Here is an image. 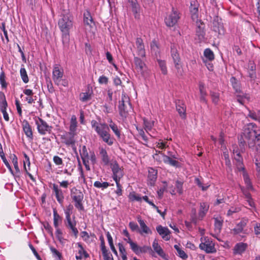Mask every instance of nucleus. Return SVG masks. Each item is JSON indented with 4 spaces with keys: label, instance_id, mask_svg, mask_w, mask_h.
<instances>
[{
    "label": "nucleus",
    "instance_id": "obj_3",
    "mask_svg": "<svg viewBox=\"0 0 260 260\" xmlns=\"http://www.w3.org/2000/svg\"><path fill=\"white\" fill-rule=\"evenodd\" d=\"M60 17L58 24L62 33V39L64 42L69 39V31L73 26V18L69 13L63 14Z\"/></svg>",
    "mask_w": 260,
    "mask_h": 260
},
{
    "label": "nucleus",
    "instance_id": "obj_37",
    "mask_svg": "<svg viewBox=\"0 0 260 260\" xmlns=\"http://www.w3.org/2000/svg\"><path fill=\"white\" fill-rule=\"evenodd\" d=\"M209 209V207L207 206L205 203H202L200 204V211L199 212V218L200 219L205 216Z\"/></svg>",
    "mask_w": 260,
    "mask_h": 260
},
{
    "label": "nucleus",
    "instance_id": "obj_26",
    "mask_svg": "<svg viewBox=\"0 0 260 260\" xmlns=\"http://www.w3.org/2000/svg\"><path fill=\"white\" fill-rule=\"evenodd\" d=\"M132 7V11L136 19L140 18V7L137 0H128Z\"/></svg>",
    "mask_w": 260,
    "mask_h": 260
},
{
    "label": "nucleus",
    "instance_id": "obj_17",
    "mask_svg": "<svg viewBox=\"0 0 260 260\" xmlns=\"http://www.w3.org/2000/svg\"><path fill=\"white\" fill-rule=\"evenodd\" d=\"M84 198V195L82 192H78L76 196H73L72 199L75 202V207L79 211L84 210V207L82 204V201Z\"/></svg>",
    "mask_w": 260,
    "mask_h": 260
},
{
    "label": "nucleus",
    "instance_id": "obj_20",
    "mask_svg": "<svg viewBox=\"0 0 260 260\" xmlns=\"http://www.w3.org/2000/svg\"><path fill=\"white\" fill-rule=\"evenodd\" d=\"M157 171L153 169L149 168L148 174V184L151 186H153L157 179Z\"/></svg>",
    "mask_w": 260,
    "mask_h": 260
},
{
    "label": "nucleus",
    "instance_id": "obj_15",
    "mask_svg": "<svg viewBox=\"0 0 260 260\" xmlns=\"http://www.w3.org/2000/svg\"><path fill=\"white\" fill-rule=\"evenodd\" d=\"M53 192L55 194V196L57 202L62 205L64 201V194L62 189L56 184H53L52 186Z\"/></svg>",
    "mask_w": 260,
    "mask_h": 260
},
{
    "label": "nucleus",
    "instance_id": "obj_50",
    "mask_svg": "<svg viewBox=\"0 0 260 260\" xmlns=\"http://www.w3.org/2000/svg\"><path fill=\"white\" fill-rule=\"evenodd\" d=\"M0 83L2 88H6L7 87V83L6 81V76L5 73L2 72L0 74Z\"/></svg>",
    "mask_w": 260,
    "mask_h": 260
},
{
    "label": "nucleus",
    "instance_id": "obj_40",
    "mask_svg": "<svg viewBox=\"0 0 260 260\" xmlns=\"http://www.w3.org/2000/svg\"><path fill=\"white\" fill-rule=\"evenodd\" d=\"M12 162L13 164L14 168L16 171V172L14 174L15 175L14 176L15 179H16L17 178H19L20 177V171L19 169V167H18V165L17 158L16 156V155H13V156Z\"/></svg>",
    "mask_w": 260,
    "mask_h": 260
},
{
    "label": "nucleus",
    "instance_id": "obj_12",
    "mask_svg": "<svg viewBox=\"0 0 260 260\" xmlns=\"http://www.w3.org/2000/svg\"><path fill=\"white\" fill-rule=\"evenodd\" d=\"M189 10L193 21L198 20L199 17V4L197 0H190Z\"/></svg>",
    "mask_w": 260,
    "mask_h": 260
},
{
    "label": "nucleus",
    "instance_id": "obj_11",
    "mask_svg": "<svg viewBox=\"0 0 260 260\" xmlns=\"http://www.w3.org/2000/svg\"><path fill=\"white\" fill-rule=\"evenodd\" d=\"M111 168L112 171V178L113 180L121 179L123 176V171L116 162L111 164Z\"/></svg>",
    "mask_w": 260,
    "mask_h": 260
},
{
    "label": "nucleus",
    "instance_id": "obj_7",
    "mask_svg": "<svg viewBox=\"0 0 260 260\" xmlns=\"http://www.w3.org/2000/svg\"><path fill=\"white\" fill-rule=\"evenodd\" d=\"M135 70L142 76L145 77L147 74V67L145 63L138 56L134 57Z\"/></svg>",
    "mask_w": 260,
    "mask_h": 260
},
{
    "label": "nucleus",
    "instance_id": "obj_9",
    "mask_svg": "<svg viewBox=\"0 0 260 260\" xmlns=\"http://www.w3.org/2000/svg\"><path fill=\"white\" fill-rule=\"evenodd\" d=\"M134 47L138 56L144 57L146 55L145 46L143 40L141 38H137L136 40Z\"/></svg>",
    "mask_w": 260,
    "mask_h": 260
},
{
    "label": "nucleus",
    "instance_id": "obj_25",
    "mask_svg": "<svg viewBox=\"0 0 260 260\" xmlns=\"http://www.w3.org/2000/svg\"><path fill=\"white\" fill-rule=\"evenodd\" d=\"M199 88L200 91V101L201 103L207 104V101L206 100V96L207 95L206 90L205 89V85L202 82H200L199 83Z\"/></svg>",
    "mask_w": 260,
    "mask_h": 260
},
{
    "label": "nucleus",
    "instance_id": "obj_31",
    "mask_svg": "<svg viewBox=\"0 0 260 260\" xmlns=\"http://www.w3.org/2000/svg\"><path fill=\"white\" fill-rule=\"evenodd\" d=\"M230 82L236 94L242 93V91L241 89V83L236 77H232L230 79Z\"/></svg>",
    "mask_w": 260,
    "mask_h": 260
},
{
    "label": "nucleus",
    "instance_id": "obj_41",
    "mask_svg": "<svg viewBox=\"0 0 260 260\" xmlns=\"http://www.w3.org/2000/svg\"><path fill=\"white\" fill-rule=\"evenodd\" d=\"M204 55L209 61H212L214 59L213 52L210 48H207L204 50Z\"/></svg>",
    "mask_w": 260,
    "mask_h": 260
},
{
    "label": "nucleus",
    "instance_id": "obj_32",
    "mask_svg": "<svg viewBox=\"0 0 260 260\" xmlns=\"http://www.w3.org/2000/svg\"><path fill=\"white\" fill-rule=\"evenodd\" d=\"M100 156L104 165H108L110 162V158L105 149L103 148H100Z\"/></svg>",
    "mask_w": 260,
    "mask_h": 260
},
{
    "label": "nucleus",
    "instance_id": "obj_2",
    "mask_svg": "<svg viewBox=\"0 0 260 260\" xmlns=\"http://www.w3.org/2000/svg\"><path fill=\"white\" fill-rule=\"evenodd\" d=\"M91 125L92 128L94 129L100 138L109 146H111L114 143V138L111 137L109 133V127L111 128L117 138H120V131L115 123H111L108 126L105 123H99L96 120H92L91 121Z\"/></svg>",
    "mask_w": 260,
    "mask_h": 260
},
{
    "label": "nucleus",
    "instance_id": "obj_39",
    "mask_svg": "<svg viewBox=\"0 0 260 260\" xmlns=\"http://www.w3.org/2000/svg\"><path fill=\"white\" fill-rule=\"evenodd\" d=\"M62 218L57 213L55 209H53V224L55 228H57L59 225L61 223Z\"/></svg>",
    "mask_w": 260,
    "mask_h": 260
},
{
    "label": "nucleus",
    "instance_id": "obj_48",
    "mask_svg": "<svg viewBox=\"0 0 260 260\" xmlns=\"http://www.w3.org/2000/svg\"><path fill=\"white\" fill-rule=\"evenodd\" d=\"M151 50L155 55L159 53V49L155 40H153L150 44Z\"/></svg>",
    "mask_w": 260,
    "mask_h": 260
},
{
    "label": "nucleus",
    "instance_id": "obj_60",
    "mask_svg": "<svg viewBox=\"0 0 260 260\" xmlns=\"http://www.w3.org/2000/svg\"><path fill=\"white\" fill-rule=\"evenodd\" d=\"M129 227L130 228L131 230L133 232H135V231L138 232L139 231V227H138V224L133 221L130 222L129 223Z\"/></svg>",
    "mask_w": 260,
    "mask_h": 260
},
{
    "label": "nucleus",
    "instance_id": "obj_44",
    "mask_svg": "<svg viewBox=\"0 0 260 260\" xmlns=\"http://www.w3.org/2000/svg\"><path fill=\"white\" fill-rule=\"evenodd\" d=\"M24 157H25V160L24 161V169L26 174L30 177V179L32 180V181H34L35 179H34V177L30 173H29L28 172V171L26 169V166H25V162H27L28 167H29V166H30L29 158L28 156L25 154H24Z\"/></svg>",
    "mask_w": 260,
    "mask_h": 260
},
{
    "label": "nucleus",
    "instance_id": "obj_8",
    "mask_svg": "<svg viewBox=\"0 0 260 260\" xmlns=\"http://www.w3.org/2000/svg\"><path fill=\"white\" fill-rule=\"evenodd\" d=\"M203 238H201V240ZM199 247L201 249L205 250L207 253H215L216 251L214 247V244L212 241H210L207 238H204V242L202 241V243L200 244Z\"/></svg>",
    "mask_w": 260,
    "mask_h": 260
},
{
    "label": "nucleus",
    "instance_id": "obj_59",
    "mask_svg": "<svg viewBox=\"0 0 260 260\" xmlns=\"http://www.w3.org/2000/svg\"><path fill=\"white\" fill-rule=\"evenodd\" d=\"M240 211V209L238 207H232L228 211L227 213L228 216H231L233 213L238 212Z\"/></svg>",
    "mask_w": 260,
    "mask_h": 260
},
{
    "label": "nucleus",
    "instance_id": "obj_4",
    "mask_svg": "<svg viewBox=\"0 0 260 260\" xmlns=\"http://www.w3.org/2000/svg\"><path fill=\"white\" fill-rule=\"evenodd\" d=\"M63 70L59 65L55 64L53 69L52 79L57 85H62L64 87L68 86V82L62 79Z\"/></svg>",
    "mask_w": 260,
    "mask_h": 260
},
{
    "label": "nucleus",
    "instance_id": "obj_33",
    "mask_svg": "<svg viewBox=\"0 0 260 260\" xmlns=\"http://www.w3.org/2000/svg\"><path fill=\"white\" fill-rule=\"evenodd\" d=\"M161 156L160 159L165 163L169 164L172 166H177L178 164L177 161L163 154H161Z\"/></svg>",
    "mask_w": 260,
    "mask_h": 260
},
{
    "label": "nucleus",
    "instance_id": "obj_28",
    "mask_svg": "<svg viewBox=\"0 0 260 260\" xmlns=\"http://www.w3.org/2000/svg\"><path fill=\"white\" fill-rule=\"evenodd\" d=\"M223 27L221 23V19L218 16H215L213 20V30L216 32L220 34V30Z\"/></svg>",
    "mask_w": 260,
    "mask_h": 260
},
{
    "label": "nucleus",
    "instance_id": "obj_63",
    "mask_svg": "<svg viewBox=\"0 0 260 260\" xmlns=\"http://www.w3.org/2000/svg\"><path fill=\"white\" fill-rule=\"evenodd\" d=\"M53 160L56 165L59 166L62 165V160L58 156H54L53 158Z\"/></svg>",
    "mask_w": 260,
    "mask_h": 260
},
{
    "label": "nucleus",
    "instance_id": "obj_18",
    "mask_svg": "<svg viewBox=\"0 0 260 260\" xmlns=\"http://www.w3.org/2000/svg\"><path fill=\"white\" fill-rule=\"evenodd\" d=\"M22 126L23 131L26 137L29 140H32L34 138L33 133L31 126L30 125L28 122L26 120H24L22 122Z\"/></svg>",
    "mask_w": 260,
    "mask_h": 260
},
{
    "label": "nucleus",
    "instance_id": "obj_27",
    "mask_svg": "<svg viewBox=\"0 0 260 260\" xmlns=\"http://www.w3.org/2000/svg\"><path fill=\"white\" fill-rule=\"evenodd\" d=\"M247 247V244L240 242L237 243L234 247L233 253L236 254H241L246 249Z\"/></svg>",
    "mask_w": 260,
    "mask_h": 260
},
{
    "label": "nucleus",
    "instance_id": "obj_57",
    "mask_svg": "<svg viewBox=\"0 0 260 260\" xmlns=\"http://www.w3.org/2000/svg\"><path fill=\"white\" fill-rule=\"evenodd\" d=\"M214 225L215 230L216 231H218V232H220L222 228V222L218 220L217 218H215Z\"/></svg>",
    "mask_w": 260,
    "mask_h": 260
},
{
    "label": "nucleus",
    "instance_id": "obj_54",
    "mask_svg": "<svg viewBox=\"0 0 260 260\" xmlns=\"http://www.w3.org/2000/svg\"><path fill=\"white\" fill-rule=\"evenodd\" d=\"M194 183L200 188H202V190L205 191L209 187V185L204 186L200 179L198 178H196L194 180Z\"/></svg>",
    "mask_w": 260,
    "mask_h": 260
},
{
    "label": "nucleus",
    "instance_id": "obj_34",
    "mask_svg": "<svg viewBox=\"0 0 260 260\" xmlns=\"http://www.w3.org/2000/svg\"><path fill=\"white\" fill-rule=\"evenodd\" d=\"M75 135L76 134H71L70 132L66 133L63 136L64 139V143L68 145L74 144L75 142L74 137Z\"/></svg>",
    "mask_w": 260,
    "mask_h": 260
},
{
    "label": "nucleus",
    "instance_id": "obj_62",
    "mask_svg": "<svg viewBox=\"0 0 260 260\" xmlns=\"http://www.w3.org/2000/svg\"><path fill=\"white\" fill-rule=\"evenodd\" d=\"M81 237L82 238L83 240L87 242L89 239V235L88 233L86 231H83L81 232Z\"/></svg>",
    "mask_w": 260,
    "mask_h": 260
},
{
    "label": "nucleus",
    "instance_id": "obj_19",
    "mask_svg": "<svg viewBox=\"0 0 260 260\" xmlns=\"http://www.w3.org/2000/svg\"><path fill=\"white\" fill-rule=\"evenodd\" d=\"M234 153H236V155L234 156V158L236 161V166L237 169L239 171H244L245 169L244 168L243 162V158L241 155L240 154V152L237 150H234Z\"/></svg>",
    "mask_w": 260,
    "mask_h": 260
},
{
    "label": "nucleus",
    "instance_id": "obj_47",
    "mask_svg": "<svg viewBox=\"0 0 260 260\" xmlns=\"http://www.w3.org/2000/svg\"><path fill=\"white\" fill-rule=\"evenodd\" d=\"M128 198L129 200H131L132 201H136L140 202L142 200V198L141 197V196L139 194L135 192L134 191L129 193Z\"/></svg>",
    "mask_w": 260,
    "mask_h": 260
},
{
    "label": "nucleus",
    "instance_id": "obj_21",
    "mask_svg": "<svg viewBox=\"0 0 260 260\" xmlns=\"http://www.w3.org/2000/svg\"><path fill=\"white\" fill-rule=\"evenodd\" d=\"M156 231L165 240L168 241L170 239V232L167 228L164 227L161 225H158L156 227Z\"/></svg>",
    "mask_w": 260,
    "mask_h": 260
},
{
    "label": "nucleus",
    "instance_id": "obj_6",
    "mask_svg": "<svg viewBox=\"0 0 260 260\" xmlns=\"http://www.w3.org/2000/svg\"><path fill=\"white\" fill-rule=\"evenodd\" d=\"M131 109V105L128 98L122 94L121 101H119L118 109L120 115L122 118H126L128 111Z\"/></svg>",
    "mask_w": 260,
    "mask_h": 260
},
{
    "label": "nucleus",
    "instance_id": "obj_16",
    "mask_svg": "<svg viewBox=\"0 0 260 260\" xmlns=\"http://www.w3.org/2000/svg\"><path fill=\"white\" fill-rule=\"evenodd\" d=\"M178 19V13L177 12H174L166 18L165 23L167 26L172 27L176 24Z\"/></svg>",
    "mask_w": 260,
    "mask_h": 260
},
{
    "label": "nucleus",
    "instance_id": "obj_14",
    "mask_svg": "<svg viewBox=\"0 0 260 260\" xmlns=\"http://www.w3.org/2000/svg\"><path fill=\"white\" fill-rule=\"evenodd\" d=\"M83 21L86 29L89 31H90L91 28L95 25L91 14L88 11H86L84 13Z\"/></svg>",
    "mask_w": 260,
    "mask_h": 260
},
{
    "label": "nucleus",
    "instance_id": "obj_22",
    "mask_svg": "<svg viewBox=\"0 0 260 260\" xmlns=\"http://www.w3.org/2000/svg\"><path fill=\"white\" fill-rule=\"evenodd\" d=\"M138 221L140 224V229H139L138 232L141 235L145 234H151L152 231L150 228L146 225L145 222L140 218H138Z\"/></svg>",
    "mask_w": 260,
    "mask_h": 260
},
{
    "label": "nucleus",
    "instance_id": "obj_10",
    "mask_svg": "<svg viewBox=\"0 0 260 260\" xmlns=\"http://www.w3.org/2000/svg\"><path fill=\"white\" fill-rule=\"evenodd\" d=\"M196 21V35L200 41H203L205 39L206 34L205 32V25L201 20H195Z\"/></svg>",
    "mask_w": 260,
    "mask_h": 260
},
{
    "label": "nucleus",
    "instance_id": "obj_58",
    "mask_svg": "<svg viewBox=\"0 0 260 260\" xmlns=\"http://www.w3.org/2000/svg\"><path fill=\"white\" fill-rule=\"evenodd\" d=\"M140 254L152 252V249L151 247L145 245L142 247L140 246Z\"/></svg>",
    "mask_w": 260,
    "mask_h": 260
},
{
    "label": "nucleus",
    "instance_id": "obj_43",
    "mask_svg": "<svg viewBox=\"0 0 260 260\" xmlns=\"http://www.w3.org/2000/svg\"><path fill=\"white\" fill-rule=\"evenodd\" d=\"M20 73L22 81L25 83H27L29 81V79L25 69L24 68H21L20 70Z\"/></svg>",
    "mask_w": 260,
    "mask_h": 260
},
{
    "label": "nucleus",
    "instance_id": "obj_49",
    "mask_svg": "<svg viewBox=\"0 0 260 260\" xmlns=\"http://www.w3.org/2000/svg\"><path fill=\"white\" fill-rule=\"evenodd\" d=\"M129 245L131 249L136 254H140V246H138V245L134 242H133Z\"/></svg>",
    "mask_w": 260,
    "mask_h": 260
},
{
    "label": "nucleus",
    "instance_id": "obj_51",
    "mask_svg": "<svg viewBox=\"0 0 260 260\" xmlns=\"http://www.w3.org/2000/svg\"><path fill=\"white\" fill-rule=\"evenodd\" d=\"M158 65L161 69V72L163 74L165 75L167 73V70L166 66V63L164 61L161 60H157Z\"/></svg>",
    "mask_w": 260,
    "mask_h": 260
},
{
    "label": "nucleus",
    "instance_id": "obj_46",
    "mask_svg": "<svg viewBox=\"0 0 260 260\" xmlns=\"http://www.w3.org/2000/svg\"><path fill=\"white\" fill-rule=\"evenodd\" d=\"M73 206L70 204L68 205L66 209L64 210V213L66 215V220L71 219V215L73 213Z\"/></svg>",
    "mask_w": 260,
    "mask_h": 260
},
{
    "label": "nucleus",
    "instance_id": "obj_5",
    "mask_svg": "<svg viewBox=\"0 0 260 260\" xmlns=\"http://www.w3.org/2000/svg\"><path fill=\"white\" fill-rule=\"evenodd\" d=\"M34 120L37 125L38 132L40 135H45L51 133L52 126L49 125L45 120L37 116L34 117Z\"/></svg>",
    "mask_w": 260,
    "mask_h": 260
},
{
    "label": "nucleus",
    "instance_id": "obj_35",
    "mask_svg": "<svg viewBox=\"0 0 260 260\" xmlns=\"http://www.w3.org/2000/svg\"><path fill=\"white\" fill-rule=\"evenodd\" d=\"M66 220L67 221V226L69 228L72 230L75 236L77 237L78 234V231L77 229L76 228V221L75 220L72 221L71 219Z\"/></svg>",
    "mask_w": 260,
    "mask_h": 260
},
{
    "label": "nucleus",
    "instance_id": "obj_52",
    "mask_svg": "<svg viewBox=\"0 0 260 260\" xmlns=\"http://www.w3.org/2000/svg\"><path fill=\"white\" fill-rule=\"evenodd\" d=\"M82 159H89L90 154H88L85 146L83 147L82 150L80 152Z\"/></svg>",
    "mask_w": 260,
    "mask_h": 260
},
{
    "label": "nucleus",
    "instance_id": "obj_55",
    "mask_svg": "<svg viewBox=\"0 0 260 260\" xmlns=\"http://www.w3.org/2000/svg\"><path fill=\"white\" fill-rule=\"evenodd\" d=\"M167 142L164 141L162 140H159L158 142L156 143V147L160 149H165L168 146Z\"/></svg>",
    "mask_w": 260,
    "mask_h": 260
},
{
    "label": "nucleus",
    "instance_id": "obj_42",
    "mask_svg": "<svg viewBox=\"0 0 260 260\" xmlns=\"http://www.w3.org/2000/svg\"><path fill=\"white\" fill-rule=\"evenodd\" d=\"M93 185L96 188L104 189L107 188L109 186H110V184L107 182H102L99 181H96L94 183Z\"/></svg>",
    "mask_w": 260,
    "mask_h": 260
},
{
    "label": "nucleus",
    "instance_id": "obj_36",
    "mask_svg": "<svg viewBox=\"0 0 260 260\" xmlns=\"http://www.w3.org/2000/svg\"><path fill=\"white\" fill-rule=\"evenodd\" d=\"M243 171V179L245 182V183L246 185V188L248 190H253V187L252 184V183L251 182V180L249 177V176L245 170L242 171Z\"/></svg>",
    "mask_w": 260,
    "mask_h": 260
},
{
    "label": "nucleus",
    "instance_id": "obj_45",
    "mask_svg": "<svg viewBox=\"0 0 260 260\" xmlns=\"http://www.w3.org/2000/svg\"><path fill=\"white\" fill-rule=\"evenodd\" d=\"M91 98V94L88 92H82L79 95V99L82 102H87Z\"/></svg>",
    "mask_w": 260,
    "mask_h": 260
},
{
    "label": "nucleus",
    "instance_id": "obj_61",
    "mask_svg": "<svg viewBox=\"0 0 260 260\" xmlns=\"http://www.w3.org/2000/svg\"><path fill=\"white\" fill-rule=\"evenodd\" d=\"M137 129L138 131L139 135L142 137V139L145 141V142L147 143L148 141V139L145 134L144 131L142 129H139L138 127Z\"/></svg>",
    "mask_w": 260,
    "mask_h": 260
},
{
    "label": "nucleus",
    "instance_id": "obj_56",
    "mask_svg": "<svg viewBox=\"0 0 260 260\" xmlns=\"http://www.w3.org/2000/svg\"><path fill=\"white\" fill-rule=\"evenodd\" d=\"M211 96L212 98V102L214 104H217L219 99V93L214 92H211Z\"/></svg>",
    "mask_w": 260,
    "mask_h": 260
},
{
    "label": "nucleus",
    "instance_id": "obj_64",
    "mask_svg": "<svg viewBox=\"0 0 260 260\" xmlns=\"http://www.w3.org/2000/svg\"><path fill=\"white\" fill-rule=\"evenodd\" d=\"M254 231L256 235L260 234V223H256L254 226Z\"/></svg>",
    "mask_w": 260,
    "mask_h": 260
},
{
    "label": "nucleus",
    "instance_id": "obj_1",
    "mask_svg": "<svg viewBox=\"0 0 260 260\" xmlns=\"http://www.w3.org/2000/svg\"><path fill=\"white\" fill-rule=\"evenodd\" d=\"M238 143L242 152L247 144L249 149L260 153V128L255 123L247 124L238 137Z\"/></svg>",
    "mask_w": 260,
    "mask_h": 260
},
{
    "label": "nucleus",
    "instance_id": "obj_24",
    "mask_svg": "<svg viewBox=\"0 0 260 260\" xmlns=\"http://www.w3.org/2000/svg\"><path fill=\"white\" fill-rule=\"evenodd\" d=\"M152 247L154 251L164 259L168 260L167 256L165 253L163 249L158 244L157 241L155 239L152 243Z\"/></svg>",
    "mask_w": 260,
    "mask_h": 260
},
{
    "label": "nucleus",
    "instance_id": "obj_38",
    "mask_svg": "<svg viewBox=\"0 0 260 260\" xmlns=\"http://www.w3.org/2000/svg\"><path fill=\"white\" fill-rule=\"evenodd\" d=\"M77 118L75 115H73L71 117L70 125V132L71 134H76L77 129Z\"/></svg>",
    "mask_w": 260,
    "mask_h": 260
},
{
    "label": "nucleus",
    "instance_id": "obj_30",
    "mask_svg": "<svg viewBox=\"0 0 260 260\" xmlns=\"http://www.w3.org/2000/svg\"><path fill=\"white\" fill-rule=\"evenodd\" d=\"M171 56L173 60L176 69H178V61H179V54L178 53L177 47L175 45L171 46Z\"/></svg>",
    "mask_w": 260,
    "mask_h": 260
},
{
    "label": "nucleus",
    "instance_id": "obj_23",
    "mask_svg": "<svg viewBox=\"0 0 260 260\" xmlns=\"http://www.w3.org/2000/svg\"><path fill=\"white\" fill-rule=\"evenodd\" d=\"M78 250L77 254L76 255V258L78 260H81L84 258L85 259L88 258L89 255L88 253L85 250L80 243H77Z\"/></svg>",
    "mask_w": 260,
    "mask_h": 260
},
{
    "label": "nucleus",
    "instance_id": "obj_29",
    "mask_svg": "<svg viewBox=\"0 0 260 260\" xmlns=\"http://www.w3.org/2000/svg\"><path fill=\"white\" fill-rule=\"evenodd\" d=\"M23 92L26 95L25 101L29 104H31L35 102L36 100V96L34 95V92L31 89H25L23 90Z\"/></svg>",
    "mask_w": 260,
    "mask_h": 260
},
{
    "label": "nucleus",
    "instance_id": "obj_53",
    "mask_svg": "<svg viewBox=\"0 0 260 260\" xmlns=\"http://www.w3.org/2000/svg\"><path fill=\"white\" fill-rule=\"evenodd\" d=\"M143 121L145 129L148 132L151 129L153 125V122L149 121L146 119H144Z\"/></svg>",
    "mask_w": 260,
    "mask_h": 260
},
{
    "label": "nucleus",
    "instance_id": "obj_13",
    "mask_svg": "<svg viewBox=\"0 0 260 260\" xmlns=\"http://www.w3.org/2000/svg\"><path fill=\"white\" fill-rule=\"evenodd\" d=\"M248 222L247 219L243 218L240 222L236 224V227L233 229L234 234L238 235L243 233L245 234H248L247 230H244V228L247 225Z\"/></svg>",
    "mask_w": 260,
    "mask_h": 260
}]
</instances>
